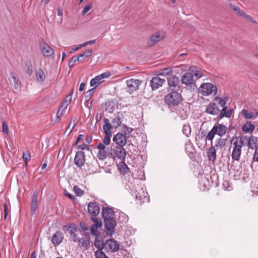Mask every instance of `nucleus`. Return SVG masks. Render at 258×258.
<instances>
[{
  "instance_id": "nucleus-24",
  "label": "nucleus",
  "mask_w": 258,
  "mask_h": 258,
  "mask_svg": "<svg viewBox=\"0 0 258 258\" xmlns=\"http://www.w3.org/2000/svg\"><path fill=\"white\" fill-rule=\"evenodd\" d=\"M162 38H163L159 33H156L153 34L150 36V39L148 42V45L150 46H151L160 41L161 39H162Z\"/></svg>"
},
{
  "instance_id": "nucleus-2",
  "label": "nucleus",
  "mask_w": 258,
  "mask_h": 258,
  "mask_svg": "<svg viewBox=\"0 0 258 258\" xmlns=\"http://www.w3.org/2000/svg\"><path fill=\"white\" fill-rule=\"evenodd\" d=\"M182 100L181 95L177 91H172L165 97V102L169 108L177 106Z\"/></svg>"
},
{
  "instance_id": "nucleus-33",
  "label": "nucleus",
  "mask_w": 258,
  "mask_h": 258,
  "mask_svg": "<svg viewBox=\"0 0 258 258\" xmlns=\"http://www.w3.org/2000/svg\"><path fill=\"white\" fill-rule=\"evenodd\" d=\"M64 229L69 232L70 236L76 233L77 231V226L73 223H70L68 225H65Z\"/></svg>"
},
{
  "instance_id": "nucleus-37",
  "label": "nucleus",
  "mask_w": 258,
  "mask_h": 258,
  "mask_svg": "<svg viewBox=\"0 0 258 258\" xmlns=\"http://www.w3.org/2000/svg\"><path fill=\"white\" fill-rule=\"evenodd\" d=\"M37 81L40 83H43L45 78V75L43 71L41 69H39L36 74Z\"/></svg>"
},
{
  "instance_id": "nucleus-56",
  "label": "nucleus",
  "mask_w": 258,
  "mask_h": 258,
  "mask_svg": "<svg viewBox=\"0 0 258 258\" xmlns=\"http://www.w3.org/2000/svg\"><path fill=\"white\" fill-rule=\"evenodd\" d=\"M110 75L111 74L109 72H106L98 76L101 80H104V79L108 78Z\"/></svg>"
},
{
  "instance_id": "nucleus-4",
  "label": "nucleus",
  "mask_w": 258,
  "mask_h": 258,
  "mask_svg": "<svg viewBox=\"0 0 258 258\" xmlns=\"http://www.w3.org/2000/svg\"><path fill=\"white\" fill-rule=\"evenodd\" d=\"M198 90L203 96H208L212 94L215 95L217 93V88L211 83H205L201 85Z\"/></svg>"
},
{
  "instance_id": "nucleus-47",
  "label": "nucleus",
  "mask_w": 258,
  "mask_h": 258,
  "mask_svg": "<svg viewBox=\"0 0 258 258\" xmlns=\"http://www.w3.org/2000/svg\"><path fill=\"white\" fill-rule=\"evenodd\" d=\"M216 133L215 129L213 127L212 130L209 132L207 136H206V139L209 141H212Z\"/></svg>"
},
{
  "instance_id": "nucleus-26",
  "label": "nucleus",
  "mask_w": 258,
  "mask_h": 258,
  "mask_svg": "<svg viewBox=\"0 0 258 258\" xmlns=\"http://www.w3.org/2000/svg\"><path fill=\"white\" fill-rule=\"evenodd\" d=\"M185 151L190 158L191 159L195 157V149L190 140L185 144Z\"/></svg>"
},
{
  "instance_id": "nucleus-62",
  "label": "nucleus",
  "mask_w": 258,
  "mask_h": 258,
  "mask_svg": "<svg viewBox=\"0 0 258 258\" xmlns=\"http://www.w3.org/2000/svg\"><path fill=\"white\" fill-rule=\"evenodd\" d=\"M71 237L74 242H78V241L80 239L79 237H78L76 233H75L72 235H71Z\"/></svg>"
},
{
  "instance_id": "nucleus-60",
  "label": "nucleus",
  "mask_w": 258,
  "mask_h": 258,
  "mask_svg": "<svg viewBox=\"0 0 258 258\" xmlns=\"http://www.w3.org/2000/svg\"><path fill=\"white\" fill-rule=\"evenodd\" d=\"M77 148L78 149L89 150V146L85 144L78 145Z\"/></svg>"
},
{
  "instance_id": "nucleus-1",
  "label": "nucleus",
  "mask_w": 258,
  "mask_h": 258,
  "mask_svg": "<svg viewBox=\"0 0 258 258\" xmlns=\"http://www.w3.org/2000/svg\"><path fill=\"white\" fill-rule=\"evenodd\" d=\"M108 154L110 157L114 160L119 159L121 161H125L126 152L123 146H112L108 148Z\"/></svg>"
},
{
  "instance_id": "nucleus-49",
  "label": "nucleus",
  "mask_w": 258,
  "mask_h": 258,
  "mask_svg": "<svg viewBox=\"0 0 258 258\" xmlns=\"http://www.w3.org/2000/svg\"><path fill=\"white\" fill-rule=\"evenodd\" d=\"M73 189L77 196L81 197L84 194V191L80 188H79L77 185H75L73 187Z\"/></svg>"
},
{
  "instance_id": "nucleus-48",
  "label": "nucleus",
  "mask_w": 258,
  "mask_h": 258,
  "mask_svg": "<svg viewBox=\"0 0 258 258\" xmlns=\"http://www.w3.org/2000/svg\"><path fill=\"white\" fill-rule=\"evenodd\" d=\"M96 258H108L106 254L101 249L97 250L95 252Z\"/></svg>"
},
{
  "instance_id": "nucleus-58",
  "label": "nucleus",
  "mask_w": 258,
  "mask_h": 258,
  "mask_svg": "<svg viewBox=\"0 0 258 258\" xmlns=\"http://www.w3.org/2000/svg\"><path fill=\"white\" fill-rule=\"evenodd\" d=\"M123 129L124 130L125 135L126 134H131L133 131V129L132 128L129 127L126 125H123Z\"/></svg>"
},
{
  "instance_id": "nucleus-8",
  "label": "nucleus",
  "mask_w": 258,
  "mask_h": 258,
  "mask_svg": "<svg viewBox=\"0 0 258 258\" xmlns=\"http://www.w3.org/2000/svg\"><path fill=\"white\" fill-rule=\"evenodd\" d=\"M104 223L106 234L111 235L114 233V228L116 225L115 220L114 218H106L104 219Z\"/></svg>"
},
{
  "instance_id": "nucleus-57",
  "label": "nucleus",
  "mask_w": 258,
  "mask_h": 258,
  "mask_svg": "<svg viewBox=\"0 0 258 258\" xmlns=\"http://www.w3.org/2000/svg\"><path fill=\"white\" fill-rule=\"evenodd\" d=\"M97 228H98V227H96V225H92L90 227V230H91V233L96 236L98 235Z\"/></svg>"
},
{
  "instance_id": "nucleus-36",
  "label": "nucleus",
  "mask_w": 258,
  "mask_h": 258,
  "mask_svg": "<svg viewBox=\"0 0 258 258\" xmlns=\"http://www.w3.org/2000/svg\"><path fill=\"white\" fill-rule=\"evenodd\" d=\"M147 193H146V195L144 194L143 195H141L140 193H138L136 195V198L137 200H139L140 201L141 203H144L145 202H149V198L147 196Z\"/></svg>"
},
{
  "instance_id": "nucleus-27",
  "label": "nucleus",
  "mask_w": 258,
  "mask_h": 258,
  "mask_svg": "<svg viewBox=\"0 0 258 258\" xmlns=\"http://www.w3.org/2000/svg\"><path fill=\"white\" fill-rule=\"evenodd\" d=\"M114 212L112 208L109 207L103 208L102 209V216L104 219L106 218H113Z\"/></svg>"
},
{
  "instance_id": "nucleus-3",
  "label": "nucleus",
  "mask_w": 258,
  "mask_h": 258,
  "mask_svg": "<svg viewBox=\"0 0 258 258\" xmlns=\"http://www.w3.org/2000/svg\"><path fill=\"white\" fill-rule=\"evenodd\" d=\"M234 140L231 157L233 160L239 161L241 154V148L244 146V142L242 140V138L240 137H233L232 141Z\"/></svg>"
},
{
  "instance_id": "nucleus-64",
  "label": "nucleus",
  "mask_w": 258,
  "mask_h": 258,
  "mask_svg": "<svg viewBox=\"0 0 258 258\" xmlns=\"http://www.w3.org/2000/svg\"><path fill=\"white\" fill-rule=\"evenodd\" d=\"M64 194L65 195V196H66L67 197L69 198L71 200H72L73 201L75 200L74 196L73 195H72V194H70L69 192H68V191H65L64 192Z\"/></svg>"
},
{
  "instance_id": "nucleus-28",
  "label": "nucleus",
  "mask_w": 258,
  "mask_h": 258,
  "mask_svg": "<svg viewBox=\"0 0 258 258\" xmlns=\"http://www.w3.org/2000/svg\"><path fill=\"white\" fill-rule=\"evenodd\" d=\"M242 116L245 119L255 118L258 116V110H255L254 112L249 113L247 109L242 110Z\"/></svg>"
},
{
  "instance_id": "nucleus-59",
  "label": "nucleus",
  "mask_w": 258,
  "mask_h": 258,
  "mask_svg": "<svg viewBox=\"0 0 258 258\" xmlns=\"http://www.w3.org/2000/svg\"><path fill=\"white\" fill-rule=\"evenodd\" d=\"M2 130H3V132L6 134H8V133H9V128H8V125H7L6 122L5 121H4L3 122V124H2Z\"/></svg>"
},
{
  "instance_id": "nucleus-41",
  "label": "nucleus",
  "mask_w": 258,
  "mask_h": 258,
  "mask_svg": "<svg viewBox=\"0 0 258 258\" xmlns=\"http://www.w3.org/2000/svg\"><path fill=\"white\" fill-rule=\"evenodd\" d=\"M227 106H224V107H223L220 114V116L221 118L223 117V116H225L226 117H230L231 116V110H229L227 111Z\"/></svg>"
},
{
  "instance_id": "nucleus-63",
  "label": "nucleus",
  "mask_w": 258,
  "mask_h": 258,
  "mask_svg": "<svg viewBox=\"0 0 258 258\" xmlns=\"http://www.w3.org/2000/svg\"><path fill=\"white\" fill-rule=\"evenodd\" d=\"M253 159L254 161L258 162V147L255 149Z\"/></svg>"
},
{
  "instance_id": "nucleus-46",
  "label": "nucleus",
  "mask_w": 258,
  "mask_h": 258,
  "mask_svg": "<svg viewBox=\"0 0 258 258\" xmlns=\"http://www.w3.org/2000/svg\"><path fill=\"white\" fill-rule=\"evenodd\" d=\"M31 156L29 151H26L23 153V159L27 166L28 162L30 160Z\"/></svg>"
},
{
  "instance_id": "nucleus-6",
  "label": "nucleus",
  "mask_w": 258,
  "mask_h": 258,
  "mask_svg": "<svg viewBox=\"0 0 258 258\" xmlns=\"http://www.w3.org/2000/svg\"><path fill=\"white\" fill-rule=\"evenodd\" d=\"M104 124L103 125V129L105 134V137L103 139V142L105 145H109L110 142V139L112 136L110 129L111 128V125L109 122V120L106 118L103 119Z\"/></svg>"
},
{
  "instance_id": "nucleus-23",
  "label": "nucleus",
  "mask_w": 258,
  "mask_h": 258,
  "mask_svg": "<svg viewBox=\"0 0 258 258\" xmlns=\"http://www.w3.org/2000/svg\"><path fill=\"white\" fill-rule=\"evenodd\" d=\"M213 128L215 129L216 134L220 137L224 136L226 134L227 130V127L222 124L215 125L213 126Z\"/></svg>"
},
{
  "instance_id": "nucleus-30",
  "label": "nucleus",
  "mask_w": 258,
  "mask_h": 258,
  "mask_svg": "<svg viewBox=\"0 0 258 258\" xmlns=\"http://www.w3.org/2000/svg\"><path fill=\"white\" fill-rule=\"evenodd\" d=\"M254 128L255 126L249 121H247L242 127V130L245 133H252Z\"/></svg>"
},
{
  "instance_id": "nucleus-25",
  "label": "nucleus",
  "mask_w": 258,
  "mask_h": 258,
  "mask_svg": "<svg viewBox=\"0 0 258 258\" xmlns=\"http://www.w3.org/2000/svg\"><path fill=\"white\" fill-rule=\"evenodd\" d=\"M68 104L65 105L64 103H62L58 109L55 119V122L58 123L60 121L61 117L63 115L64 112L66 111Z\"/></svg>"
},
{
  "instance_id": "nucleus-11",
  "label": "nucleus",
  "mask_w": 258,
  "mask_h": 258,
  "mask_svg": "<svg viewBox=\"0 0 258 258\" xmlns=\"http://www.w3.org/2000/svg\"><path fill=\"white\" fill-rule=\"evenodd\" d=\"M40 47L41 53L44 57H49L53 55V49L46 43L43 42L40 44Z\"/></svg>"
},
{
  "instance_id": "nucleus-12",
  "label": "nucleus",
  "mask_w": 258,
  "mask_h": 258,
  "mask_svg": "<svg viewBox=\"0 0 258 258\" xmlns=\"http://www.w3.org/2000/svg\"><path fill=\"white\" fill-rule=\"evenodd\" d=\"M165 82L164 79L160 78L158 76L153 77L150 81V84L152 90H156L162 86L163 84Z\"/></svg>"
},
{
  "instance_id": "nucleus-45",
  "label": "nucleus",
  "mask_w": 258,
  "mask_h": 258,
  "mask_svg": "<svg viewBox=\"0 0 258 258\" xmlns=\"http://www.w3.org/2000/svg\"><path fill=\"white\" fill-rule=\"evenodd\" d=\"M215 100L217 101L219 104L221 106L224 107V106H226L225 104L228 100V99L225 98L224 99H222L220 97L217 96L215 97Z\"/></svg>"
},
{
  "instance_id": "nucleus-9",
  "label": "nucleus",
  "mask_w": 258,
  "mask_h": 258,
  "mask_svg": "<svg viewBox=\"0 0 258 258\" xmlns=\"http://www.w3.org/2000/svg\"><path fill=\"white\" fill-rule=\"evenodd\" d=\"M86 158L82 151H77L74 158V163L79 168H81L85 164Z\"/></svg>"
},
{
  "instance_id": "nucleus-38",
  "label": "nucleus",
  "mask_w": 258,
  "mask_h": 258,
  "mask_svg": "<svg viewBox=\"0 0 258 258\" xmlns=\"http://www.w3.org/2000/svg\"><path fill=\"white\" fill-rule=\"evenodd\" d=\"M226 141V139L219 138L217 140L215 147L221 149L225 146Z\"/></svg>"
},
{
  "instance_id": "nucleus-10",
  "label": "nucleus",
  "mask_w": 258,
  "mask_h": 258,
  "mask_svg": "<svg viewBox=\"0 0 258 258\" xmlns=\"http://www.w3.org/2000/svg\"><path fill=\"white\" fill-rule=\"evenodd\" d=\"M196 142L199 147H205L207 145V141L206 137V132L202 131L197 134L196 136Z\"/></svg>"
},
{
  "instance_id": "nucleus-13",
  "label": "nucleus",
  "mask_w": 258,
  "mask_h": 258,
  "mask_svg": "<svg viewBox=\"0 0 258 258\" xmlns=\"http://www.w3.org/2000/svg\"><path fill=\"white\" fill-rule=\"evenodd\" d=\"M113 141L116 145L123 147L126 143V137L125 134L118 133L113 137Z\"/></svg>"
},
{
  "instance_id": "nucleus-51",
  "label": "nucleus",
  "mask_w": 258,
  "mask_h": 258,
  "mask_svg": "<svg viewBox=\"0 0 258 258\" xmlns=\"http://www.w3.org/2000/svg\"><path fill=\"white\" fill-rule=\"evenodd\" d=\"M95 89V88H92L91 89H89L87 92V95L85 96V100L86 101H88L91 98L92 95L93 94Z\"/></svg>"
},
{
  "instance_id": "nucleus-18",
  "label": "nucleus",
  "mask_w": 258,
  "mask_h": 258,
  "mask_svg": "<svg viewBox=\"0 0 258 258\" xmlns=\"http://www.w3.org/2000/svg\"><path fill=\"white\" fill-rule=\"evenodd\" d=\"M206 112L213 115H216L220 112V109L215 103H210L207 106Z\"/></svg>"
},
{
  "instance_id": "nucleus-17",
  "label": "nucleus",
  "mask_w": 258,
  "mask_h": 258,
  "mask_svg": "<svg viewBox=\"0 0 258 258\" xmlns=\"http://www.w3.org/2000/svg\"><path fill=\"white\" fill-rule=\"evenodd\" d=\"M244 139L247 142V145L249 148L255 149L256 148H258V138L257 137L254 136H251L250 137L245 136Z\"/></svg>"
},
{
  "instance_id": "nucleus-34",
  "label": "nucleus",
  "mask_w": 258,
  "mask_h": 258,
  "mask_svg": "<svg viewBox=\"0 0 258 258\" xmlns=\"http://www.w3.org/2000/svg\"><path fill=\"white\" fill-rule=\"evenodd\" d=\"M188 71L193 74V76H195L197 79L201 78L203 76L201 70L199 69H195L194 67H190L188 69Z\"/></svg>"
},
{
  "instance_id": "nucleus-55",
  "label": "nucleus",
  "mask_w": 258,
  "mask_h": 258,
  "mask_svg": "<svg viewBox=\"0 0 258 258\" xmlns=\"http://www.w3.org/2000/svg\"><path fill=\"white\" fill-rule=\"evenodd\" d=\"M110 75L111 74L109 72H106L98 76L101 80H104V79L108 78Z\"/></svg>"
},
{
  "instance_id": "nucleus-16",
  "label": "nucleus",
  "mask_w": 258,
  "mask_h": 258,
  "mask_svg": "<svg viewBox=\"0 0 258 258\" xmlns=\"http://www.w3.org/2000/svg\"><path fill=\"white\" fill-rule=\"evenodd\" d=\"M88 211L92 217H96L99 213L100 208L96 203L90 202L88 205Z\"/></svg>"
},
{
  "instance_id": "nucleus-20",
  "label": "nucleus",
  "mask_w": 258,
  "mask_h": 258,
  "mask_svg": "<svg viewBox=\"0 0 258 258\" xmlns=\"http://www.w3.org/2000/svg\"><path fill=\"white\" fill-rule=\"evenodd\" d=\"M38 193L37 191H35L33 193L32 199L31 204V215H34L35 214L36 210L37 208V200H38Z\"/></svg>"
},
{
  "instance_id": "nucleus-50",
  "label": "nucleus",
  "mask_w": 258,
  "mask_h": 258,
  "mask_svg": "<svg viewBox=\"0 0 258 258\" xmlns=\"http://www.w3.org/2000/svg\"><path fill=\"white\" fill-rule=\"evenodd\" d=\"M91 219L95 222L93 224L96 225L98 228H100L102 226V221L100 219L97 218L96 217H92Z\"/></svg>"
},
{
  "instance_id": "nucleus-19",
  "label": "nucleus",
  "mask_w": 258,
  "mask_h": 258,
  "mask_svg": "<svg viewBox=\"0 0 258 258\" xmlns=\"http://www.w3.org/2000/svg\"><path fill=\"white\" fill-rule=\"evenodd\" d=\"M63 238V235L60 231H57L52 237V242L55 245H59Z\"/></svg>"
},
{
  "instance_id": "nucleus-5",
  "label": "nucleus",
  "mask_w": 258,
  "mask_h": 258,
  "mask_svg": "<svg viewBox=\"0 0 258 258\" xmlns=\"http://www.w3.org/2000/svg\"><path fill=\"white\" fill-rule=\"evenodd\" d=\"M93 53V51L92 49H87L83 53L80 54L78 56L75 55L72 57L70 60L69 61V67L71 68L74 67L75 63L77 61L82 62L84 58L88 57L90 56Z\"/></svg>"
},
{
  "instance_id": "nucleus-54",
  "label": "nucleus",
  "mask_w": 258,
  "mask_h": 258,
  "mask_svg": "<svg viewBox=\"0 0 258 258\" xmlns=\"http://www.w3.org/2000/svg\"><path fill=\"white\" fill-rule=\"evenodd\" d=\"M242 17L245 18L246 20H247L249 22H250L254 24L256 23V22L254 21L250 15H248L245 14V13H244V15Z\"/></svg>"
},
{
  "instance_id": "nucleus-61",
  "label": "nucleus",
  "mask_w": 258,
  "mask_h": 258,
  "mask_svg": "<svg viewBox=\"0 0 258 258\" xmlns=\"http://www.w3.org/2000/svg\"><path fill=\"white\" fill-rule=\"evenodd\" d=\"M95 42H96L95 40H93L85 42L80 45H81V47H85L88 45L92 44L95 43Z\"/></svg>"
},
{
  "instance_id": "nucleus-40",
  "label": "nucleus",
  "mask_w": 258,
  "mask_h": 258,
  "mask_svg": "<svg viewBox=\"0 0 258 258\" xmlns=\"http://www.w3.org/2000/svg\"><path fill=\"white\" fill-rule=\"evenodd\" d=\"M119 169L120 173L125 174L128 172V168L126 164L124 163V161H121L119 164Z\"/></svg>"
},
{
  "instance_id": "nucleus-42",
  "label": "nucleus",
  "mask_w": 258,
  "mask_h": 258,
  "mask_svg": "<svg viewBox=\"0 0 258 258\" xmlns=\"http://www.w3.org/2000/svg\"><path fill=\"white\" fill-rule=\"evenodd\" d=\"M10 76L13 79L14 83V88L16 89H18L19 86V79L17 78V74L14 72H11L10 73Z\"/></svg>"
},
{
  "instance_id": "nucleus-7",
  "label": "nucleus",
  "mask_w": 258,
  "mask_h": 258,
  "mask_svg": "<svg viewBox=\"0 0 258 258\" xmlns=\"http://www.w3.org/2000/svg\"><path fill=\"white\" fill-rule=\"evenodd\" d=\"M126 84L127 91L132 94L133 92L137 90L139 88V86L141 85L142 82L135 79H130L125 82Z\"/></svg>"
},
{
  "instance_id": "nucleus-29",
  "label": "nucleus",
  "mask_w": 258,
  "mask_h": 258,
  "mask_svg": "<svg viewBox=\"0 0 258 258\" xmlns=\"http://www.w3.org/2000/svg\"><path fill=\"white\" fill-rule=\"evenodd\" d=\"M78 245L81 248H84L87 250L90 246V240L89 238H82L78 241Z\"/></svg>"
},
{
  "instance_id": "nucleus-53",
  "label": "nucleus",
  "mask_w": 258,
  "mask_h": 258,
  "mask_svg": "<svg viewBox=\"0 0 258 258\" xmlns=\"http://www.w3.org/2000/svg\"><path fill=\"white\" fill-rule=\"evenodd\" d=\"M172 72V69L170 68H167L161 70L159 75L163 76L168 75Z\"/></svg>"
},
{
  "instance_id": "nucleus-15",
  "label": "nucleus",
  "mask_w": 258,
  "mask_h": 258,
  "mask_svg": "<svg viewBox=\"0 0 258 258\" xmlns=\"http://www.w3.org/2000/svg\"><path fill=\"white\" fill-rule=\"evenodd\" d=\"M181 80V83L186 86L195 84V80L193 78V74L189 71L183 74Z\"/></svg>"
},
{
  "instance_id": "nucleus-31",
  "label": "nucleus",
  "mask_w": 258,
  "mask_h": 258,
  "mask_svg": "<svg viewBox=\"0 0 258 258\" xmlns=\"http://www.w3.org/2000/svg\"><path fill=\"white\" fill-rule=\"evenodd\" d=\"M208 157L210 161H214L216 158V151L215 147L211 145L209 148Z\"/></svg>"
},
{
  "instance_id": "nucleus-52",
  "label": "nucleus",
  "mask_w": 258,
  "mask_h": 258,
  "mask_svg": "<svg viewBox=\"0 0 258 258\" xmlns=\"http://www.w3.org/2000/svg\"><path fill=\"white\" fill-rule=\"evenodd\" d=\"M93 7V4L91 3H88L83 9L82 14L85 15Z\"/></svg>"
},
{
  "instance_id": "nucleus-32",
  "label": "nucleus",
  "mask_w": 258,
  "mask_h": 258,
  "mask_svg": "<svg viewBox=\"0 0 258 258\" xmlns=\"http://www.w3.org/2000/svg\"><path fill=\"white\" fill-rule=\"evenodd\" d=\"M120 113H118L117 115L112 119V121H111V127H115V128H117L119 126H120L121 124V116H120Z\"/></svg>"
},
{
  "instance_id": "nucleus-14",
  "label": "nucleus",
  "mask_w": 258,
  "mask_h": 258,
  "mask_svg": "<svg viewBox=\"0 0 258 258\" xmlns=\"http://www.w3.org/2000/svg\"><path fill=\"white\" fill-rule=\"evenodd\" d=\"M168 85L170 87H173V90L177 91L180 89V86L179 85L180 83L179 79L175 76H170L167 79Z\"/></svg>"
},
{
  "instance_id": "nucleus-39",
  "label": "nucleus",
  "mask_w": 258,
  "mask_h": 258,
  "mask_svg": "<svg viewBox=\"0 0 258 258\" xmlns=\"http://www.w3.org/2000/svg\"><path fill=\"white\" fill-rule=\"evenodd\" d=\"M230 8L239 16L242 17L245 13L243 11L241 10L239 7L232 4L230 5Z\"/></svg>"
},
{
  "instance_id": "nucleus-44",
  "label": "nucleus",
  "mask_w": 258,
  "mask_h": 258,
  "mask_svg": "<svg viewBox=\"0 0 258 258\" xmlns=\"http://www.w3.org/2000/svg\"><path fill=\"white\" fill-rule=\"evenodd\" d=\"M107 153L105 151V150H101L99 151L97 154V157L100 160H104L107 157Z\"/></svg>"
},
{
  "instance_id": "nucleus-35",
  "label": "nucleus",
  "mask_w": 258,
  "mask_h": 258,
  "mask_svg": "<svg viewBox=\"0 0 258 258\" xmlns=\"http://www.w3.org/2000/svg\"><path fill=\"white\" fill-rule=\"evenodd\" d=\"M104 80H101L98 76H96L94 78L92 79L90 81V86L94 87V88L96 89V87L104 82Z\"/></svg>"
},
{
  "instance_id": "nucleus-43",
  "label": "nucleus",
  "mask_w": 258,
  "mask_h": 258,
  "mask_svg": "<svg viewBox=\"0 0 258 258\" xmlns=\"http://www.w3.org/2000/svg\"><path fill=\"white\" fill-rule=\"evenodd\" d=\"M182 133L187 137H188L191 133V128L189 125L184 124L182 128Z\"/></svg>"
},
{
  "instance_id": "nucleus-21",
  "label": "nucleus",
  "mask_w": 258,
  "mask_h": 258,
  "mask_svg": "<svg viewBox=\"0 0 258 258\" xmlns=\"http://www.w3.org/2000/svg\"><path fill=\"white\" fill-rule=\"evenodd\" d=\"M105 111L112 113L117 107L116 101L115 100H108L105 103Z\"/></svg>"
},
{
  "instance_id": "nucleus-22",
  "label": "nucleus",
  "mask_w": 258,
  "mask_h": 258,
  "mask_svg": "<svg viewBox=\"0 0 258 258\" xmlns=\"http://www.w3.org/2000/svg\"><path fill=\"white\" fill-rule=\"evenodd\" d=\"M106 245L108 248L113 252H116L119 249V244L114 239H110L106 241Z\"/></svg>"
}]
</instances>
